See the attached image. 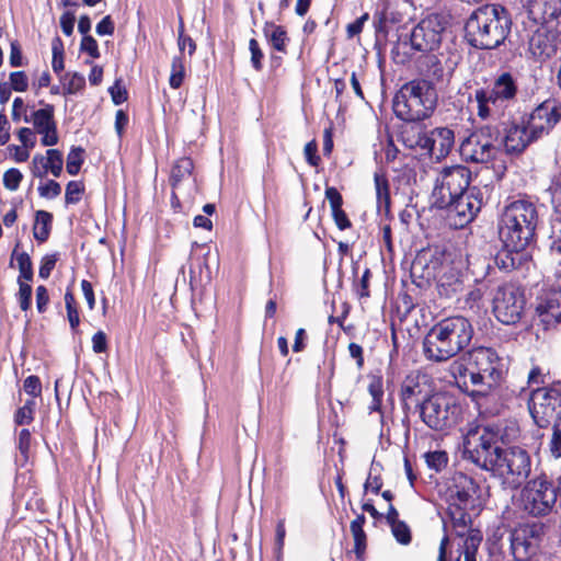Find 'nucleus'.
<instances>
[{
  "label": "nucleus",
  "instance_id": "f257e3e1",
  "mask_svg": "<svg viewBox=\"0 0 561 561\" xmlns=\"http://www.w3.org/2000/svg\"><path fill=\"white\" fill-rule=\"evenodd\" d=\"M456 383L472 397H485L500 385L503 377L501 358L489 347H476L449 365Z\"/></svg>",
  "mask_w": 561,
  "mask_h": 561
},
{
  "label": "nucleus",
  "instance_id": "f03ea898",
  "mask_svg": "<svg viewBox=\"0 0 561 561\" xmlns=\"http://www.w3.org/2000/svg\"><path fill=\"white\" fill-rule=\"evenodd\" d=\"M473 336L471 322L454 316L435 323L423 340V354L435 363L447 362L469 345Z\"/></svg>",
  "mask_w": 561,
  "mask_h": 561
},
{
  "label": "nucleus",
  "instance_id": "7ed1b4c3",
  "mask_svg": "<svg viewBox=\"0 0 561 561\" xmlns=\"http://www.w3.org/2000/svg\"><path fill=\"white\" fill-rule=\"evenodd\" d=\"M511 19L500 4H485L476 9L466 23V37L470 45L481 49L500 46L511 31Z\"/></svg>",
  "mask_w": 561,
  "mask_h": 561
},
{
  "label": "nucleus",
  "instance_id": "20e7f679",
  "mask_svg": "<svg viewBox=\"0 0 561 561\" xmlns=\"http://www.w3.org/2000/svg\"><path fill=\"white\" fill-rule=\"evenodd\" d=\"M537 222V209L531 202L518 199L505 206L499 221L504 248L516 253L525 250L534 238Z\"/></svg>",
  "mask_w": 561,
  "mask_h": 561
},
{
  "label": "nucleus",
  "instance_id": "39448f33",
  "mask_svg": "<svg viewBox=\"0 0 561 561\" xmlns=\"http://www.w3.org/2000/svg\"><path fill=\"white\" fill-rule=\"evenodd\" d=\"M435 88L425 80L405 83L393 98V112L405 122L423 121L432 115L436 107Z\"/></svg>",
  "mask_w": 561,
  "mask_h": 561
},
{
  "label": "nucleus",
  "instance_id": "423d86ee",
  "mask_svg": "<svg viewBox=\"0 0 561 561\" xmlns=\"http://www.w3.org/2000/svg\"><path fill=\"white\" fill-rule=\"evenodd\" d=\"M500 431L494 425L470 424L463 435V455L484 470L494 466L500 454Z\"/></svg>",
  "mask_w": 561,
  "mask_h": 561
},
{
  "label": "nucleus",
  "instance_id": "0eeeda50",
  "mask_svg": "<svg viewBox=\"0 0 561 561\" xmlns=\"http://www.w3.org/2000/svg\"><path fill=\"white\" fill-rule=\"evenodd\" d=\"M412 274L430 280L437 279V290L442 297L451 298L462 289V279L459 271L446 263H439L438 257L421 252L412 263Z\"/></svg>",
  "mask_w": 561,
  "mask_h": 561
},
{
  "label": "nucleus",
  "instance_id": "6e6552de",
  "mask_svg": "<svg viewBox=\"0 0 561 561\" xmlns=\"http://www.w3.org/2000/svg\"><path fill=\"white\" fill-rule=\"evenodd\" d=\"M448 501L451 518L466 527L470 520L466 511L479 507L483 502V493L471 477L457 472L448 486Z\"/></svg>",
  "mask_w": 561,
  "mask_h": 561
},
{
  "label": "nucleus",
  "instance_id": "1a4fd4ad",
  "mask_svg": "<svg viewBox=\"0 0 561 561\" xmlns=\"http://www.w3.org/2000/svg\"><path fill=\"white\" fill-rule=\"evenodd\" d=\"M417 408L424 424L438 432L454 427L461 414L460 404L453 396L445 392L430 396Z\"/></svg>",
  "mask_w": 561,
  "mask_h": 561
},
{
  "label": "nucleus",
  "instance_id": "9d476101",
  "mask_svg": "<svg viewBox=\"0 0 561 561\" xmlns=\"http://www.w3.org/2000/svg\"><path fill=\"white\" fill-rule=\"evenodd\" d=\"M528 410L539 427L558 425L561 421V385L533 389L528 399Z\"/></svg>",
  "mask_w": 561,
  "mask_h": 561
},
{
  "label": "nucleus",
  "instance_id": "9b49d317",
  "mask_svg": "<svg viewBox=\"0 0 561 561\" xmlns=\"http://www.w3.org/2000/svg\"><path fill=\"white\" fill-rule=\"evenodd\" d=\"M494 459V466L489 468L495 476L503 479V482L510 488H517L525 481L531 469V459L529 454L520 447H511L500 450Z\"/></svg>",
  "mask_w": 561,
  "mask_h": 561
},
{
  "label": "nucleus",
  "instance_id": "f8f14e48",
  "mask_svg": "<svg viewBox=\"0 0 561 561\" xmlns=\"http://www.w3.org/2000/svg\"><path fill=\"white\" fill-rule=\"evenodd\" d=\"M522 508L533 516L550 514L557 502V490L545 477H537L526 483L519 496Z\"/></svg>",
  "mask_w": 561,
  "mask_h": 561
},
{
  "label": "nucleus",
  "instance_id": "ddd939ff",
  "mask_svg": "<svg viewBox=\"0 0 561 561\" xmlns=\"http://www.w3.org/2000/svg\"><path fill=\"white\" fill-rule=\"evenodd\" d=\"M471 172L463 165L444 168L437 175L432 193L434 206H446L453 198L470 187Z\"/></svg>",
  "mask_w": 561,
  "mask_h": 561
},
{
  "label": "nucleus",
  "instance_id": "4468645a",
  "mask_svg": "<svg viewBox=\"0 0 561 561\" xmlns=\"http://www.w3.org/2000/svg\"><path fill=\"white\" fill-rule=\"evenodd\" d=\"M483 196L478 187H470L466 193L456 196L446 206H436L445 210V219L455 229L470 224L480 211Z\"/></svg>",
  "mask_w": 561,
  "mask_h": 561
},
{
  "label": "nucleus",
  "instance_id": "2eb2a0df",
  "mask_svg": "<svg viewBox=\"0 0 561 561\" xmlns=\"http://www.w3.org/2000/svg\"><path fill=\"white\" fill-rule=\"evenodd\" d=\"M459 150L466 161L489 162L499 151L497 133L490 126L483 127L465 139Z\"/></svg>",
  "mask_w": 561,
  "mask_h": 561
},
{
  "label": "nucleus",
  "instance_id": "dca6fc26",
  "mask_svg": "<svg viewBox=\"0 0 561 561\" xmlns=\"http://www.w3.org/2000/svg\"><path fill=\"white\" fill-rule=\"evenodd\" d=\"M545 537L541 524H524L512 534V551L518 561H540Z\"/></svg>",
  "mask_w": 561,
  "mask_h": 561
},
{
  "label": "nucleus",
  "instance_id": "f3484780",
  "mask_svg": "<svg viewBox=\"0 0 561 561\" xmlns=\"http://www.w3.org/2000/svg\"><path fill=\"white\" fill-rule=\"evenodd\" d=\"M493 313L504 324L517 323L524 312L525 297L516 286L505 284L497 287L493 296Z\"/></svg>",
  "mask_w": 561,
  "mask_h": 561
},
{
  "label": "nucleus",
  "instance_id": "a211bd4d",
  "mask_svg": "<svg viewBox=\"0 0 561 561\" xmlns=\"http://www.w3.org/2000/svg\"><path fill=\"white\" fill-rule=\"evenodd\" d=\"M448 24V19L442 13H431L422 19L411 32V46L420 51H430L437 48L442 41V33Z\"/></svg>",
  "mask_w": 561,
  "mask_h": 561
},
{
  "label": "nucleus",
  "instance_id": "6ab92c4d",
  "mask_svg": "<svg viewBox=\"0 0 561 561\" xmlns=\"http://www.w3.org/2000/svg\"><path fill=\"white\" fill-rule=\"evenodd\" d=\"M561 121V102L557 99H548L539 104L530 113L527 125L533 137L537 140L549 135Z\"/></svg>",
  "mask_w": 561,
  "mask_h": 561
},
{
  "label": "nucleus",
  "instance_id": "aec40b11",
  "mask_svg": "<svg viewBox=\"0 0 561 561\" xmlns=\"http://www.w3.org/2000/svg\"><path fill=\"white\" fill-rule=\"evenodd\" d=\"M24 122L32 124L34 131L41 135V142L45 147H51L58 144L56 122L54 119V106L45 104L44 107L33 111L24 116Z\"/></svg>",
  "mask_w": 561,
  "mask_h": 561
},
{
  "label": "nucleus",
  "instance_id": "412c9836",
  "mask_svg": "<svg viewBox=\"0 0 561 561\" xmlns=\"http://www.w3.org/2000/svg\"><path fill=\"white\" fill-rule=\"evenodd\" d=\"M536 312L545 329L561 323V289H545L538 297Z\"/></svg>",
  "mask_w": 561,
  "mask_h": 561
},
{
  "label": "nucleus",
  "instance_id": "4be33fe9",
  "mask_svg": "<svg viewBox=\"0 0 561 561\" xmlns=\"http://www.w3.org/2000/svg\"><path fill=\"white\" fill-rule=\"evenodd\" d=\"M64 157L57 149H48L45 154L37 153L33 157L30 170L34 178H44L50 173L59 178L62 173Z\"/></svg>",
  "mask_w": 561,
  "mask_h": 561
},
{
  "label": "nucleus",
  "instance_id": "5701e85b",
  "mask_svg": "<svg viewBox=\"0 0 561 561\" xmlns=\"http://www.w3.org/2000/svg\"><path fill=\"white\" fill-rule=\"evenodd\" d=\"M423 145L426 146V152L434 159L440 160L449 154L455 145L454 131L447 127H437L427 133Z\"/></svg>",
  "mask_w": 561,
  "mask_h": 561
},
{
  "label": "nucleus",
  "instance_id": "b1692460",
  "mask_svg": "<svg viewBox=\"0 0 561 561\" xmlns=\"http://www.w3.org/2000/svg\"><path fill=\"white\" fill-rule=\"evenodd\" d=\"M537 138L533 137L529 126L513 124L505 129L502 140H499V147L503 145L505 151L511 154L522 153Z\"/></svg>",
  "mask_w": 561,
  "mask_h": 561
},
{
  "label": "nucleus",
  "instance_id": "393cba45",
  "mask_svg": "<svg viewBox=\"0 0 561 561\" xmlns=\"http://www.w3.org/2000/svg\"><path fill=\"white\" fill-rule=\"evenodd\" d=\"M193 161L190 158L179 159L171 169L170 183L173 188V195L176 197V192L187 191V195L196 190L195 180L193 179Z\"/></svg>",
  "mask_w": 561,
  "mask_h": 561
},
{
  "label": "nucleus",
  "instance_id": "a878e982",
  "mask_svg": "<svg viewBox=\"0 0 561 561\" xmlns=\"http://www.w3.org/2000/svg\"><path fill=\"white\" fill-rule=\"evenodd\" d=\"M474 101L477 102L478 116L482 119L500 116L506 105L500 96L495 95L491 87L476 90Z\"/></svg>",
  "mask_w": 561,
  "mask_h": 561
},
{
  "label": "nucleus",
  "instance_id": "bb28decb",
  "mask_svg": "<svg viewBox=\"0 0 561 561\" xmlns=\"http://www.w3.org/2000/svg\"><path fill=\"white\" fill-rule=\"evenodd\" d=\"M529 53L538 60H547L557 53L554 37L546 30H537L529 39Z\"/></svg>",
  "mask_w": 561,
  "mask_h": 561
},
{
  "label": "nucleus",
  "instance_id": "cd10ccee",
  "mask_svg": "<svg viewBox=\"0 0 561 561\" xmlns=\"http://www.w3.org/2000/svg\"><path fill=\"white\" fill-rule=\"evenodd\" d=\"M482 542V534L477 529H470L467 534H459L458 550L459 561L462 556L465 561H477L476 554Z\"/></svg>",
  "mask_w": 561,
  "mask_h": 561
},
{
  "label": "nucleus",
  "instance_id": "c85d7f7f",
  "mask_svg": "<svg viewBox=\"0 0 561 561\" xmlns=\"http://www.w3.org/2000/svg\"><path fill=\"white\" fill-rule=\"evenodd\" d=\"M491 88L494 90L495 95L500 96L505 104L513 100L517 92L516 82L507 72L500 75Z\"/></svg>",
  "mask_w": 561,
  "mask_h": 561
},
{
  "label": "nucleus",
  "instance_id": "c756f323",
  "mask_svg": "<svg viewBox=\"0 0 561 561\" xmlns=\"http://www.w3.org/2000/svg\"><path fill=\"white\" fill-rule=\"evenodd\" d=\"M263 34L274 49L282 53L286 51L288 36L283 26L266 22L263 27Z\"/></svg>",
  "mask_w": 561,
  "mask_h": 561
},
{
  "label": "nucleus",
  "instance_id": "7c9ffc66",
  "mask_svg": "<svg viewBox=\"0 0 561 561\" xmlns=\"http://www.w3.org/2000/svg\"><path fill=\"white\" fill-rule=\"evenodd\" d=\"M375 188L378 211L388 213L390 208V193L389 183L385 174L376 172L375 176Z\"/></svg>",
  "mask_w": 561,
  "mask_h": 561
},
{
  "label": "nucleus",
  "instance_id": "2f4dec72",
  "mask_svg": "<svg viewBox=\"0 0 561 561\" xmlns=\"http://www.w3.org/2000/svg\"><path fill=\"white\" fill-rule=\"evenodd\" d=\"M365 516L358 515L351 523V533L354 538V552L358 559H362L366 549V534L363 529L365 524Z\"/></svg>",
  "mask_w": 561,
  "mask_h": 561
},
{
  "label": "nucleus",
  "instance_id": "473e14b6",
  "mask_svg": "<svg viewBox=\"0 0 561 561\" xmlns=\"http://www.w3.org/2000/svg\"><path fill=\"white\" fill-rule=\"evenodd\" d=\"M51 221L53 216L50 213L45 210L36 211L35 221L33 226V234L37 241L44 242L47 240L50 233Z\"/></svg>",
  "mask_w": 561,
  "mask_h": 561
},
{
  "label": "nucleus",
  "instance_id": "72a5a7b5",
  "mask_svg": "<svg viewBox=\"0 0 561 561\" xmlns=\"http://www.w3.org/2000/svg\"><path fill=\"white\" fill-rule=\"evenodd\" d=\"M368 392L373 398L371 403L368 407L369 412H380L383 397V382L381 376H369Z\"/></svg>",
  "mask_w": 561,
  "mask_h": 561
},
{
  "label": "nucleus",
  "instance_id": "f704fd0d",
  "mask_svg": "<svg viewBox=\"0 0 561 561\" xmlns=\"http://www.w3.org/2000/svg\"><path fill=\"white\" fill-rule=\"evenodd\" d=\"M84 162V149L81 147H72L67 154L66 170L75 176L80 172V169Z\"/></svg>",
  "mask_w": 561,
  "mask_h": 561
},
{
  "label": "nucleus",
  "instance_id": "c9c22d12",
  "mask_svg": "<svg viewBox=\"0 0 561 561\" xmlns=\"http://www.w3.org/2000/svg\"><path fill=\"white\" fill-rule=\"evenodd\" d=\"M424 138H427V133L422 131L420 128H411L403 134V141L411 149L426 151V146L423 145Z\"/></svg>",
  "mask_w": 561,
  "mask_h": 561
},
{
  "label": "nucleus",
  "instance_id": "e433bc0d",
  "mask_svg": "<svg viewBox=\"0 0 561 561\" xmlns=\"http://www.w3.org/2000/svg\"><path fill=\"white\" fill-rule=\"evenodd\" d=\"M65 305L67 309V318L72 330H77L80 324V317L76 308V300L71 291L65 294Z\"/></svg>",
  "mask_w": 561,
  "mask_h": 561
},
{
  "label": "nucleus",
  "instance_id": "4c0bfd02",
  "mask_svg": "<svg viewBox=\"0 0 561 561\" xmlns=\"http://www.w3.org/2000/svg\"><path fill=\"white\" fill-rule=\"evenodd\" d=\"M84 193V185L80 181H70L66 186V204H77L81 201Z\"/></svg>",
  "mask_w": 561,
  "mask_h": 561
},
{
  "label": "nucleus",
  "instance_id": "58836bf2",
  "mask_svg": "<svg viewBox=\"0 0 561 561\" xmlns=\"http://www.w3.org/2000/svg\"><path fill=\"white\" fill-rule=\"evenodd\" d=\"M22 180L23 174L19 169L11 168L3 173V186L11 192H15L20 187Z\"/></svg>",
  "mask_w": 561,
  "mask_h": 561
},
{
  "label": "nucleus",
  "instance_id": "ea45409f",
  "mask_svg": "<svg viewBox=\"0 0 561 561\" xmlns=\"http://www.w3.org/2000/svg\"><path fill=\"white\" fill-rule=\"evenodd\" d=\"M427 466L436 471L442 470L448 462V456L445 451L435 450L424 455Z\"/></svg>",
  "mask_w": 561,
  "mask_h": 561
},
{
  "label": "nucleus",
  "instance_id": "a19ab883",
  "mask_svg": "<svg viewBox=\"0 0 561 561\" xmlns=\"http://www.w3.org/2000/svg\"><path fill=\"white\" fill-rule=\"evenodd\" d=\"M35 411V401L33 399L27 400L23 407H21L15 413V422L19 425L30 424L33 421Z\"/></svg>",
  "mask_w": 561,
  "mask_h": 561
},
{
  "label": "nucleus",
  "instance_id": "79ce46f5",
  "mask_svg": "<svg viewBox=\"0 0 561 561\" xmlns=\"http://www.w3.org/2000/svg\"><path fill=\"white\" fill-rule=\"evenodd\" d=\"M16 263L20 271L19 280L28 283L33 277L32 262L26 253H20L16 256Z\"/></svg>",
  "mask_w": 561,
  "mask_h": 561
},
{
  "label": "nucleus",
  "instance_id": "37998d69",
  "mask_svg": "<svg viewBox=\"0 0 561 561\" xmlns=\"http://www.w3.org/2000/svg\"><path fill=\"white\" fill-rule=\"evenodd\" d=\"M85 84V79L80 73H71L66 77V81L64 83V90L67 94H75L83 89Z\"/></svg>",
  "mask_w": 561,
  "mask_h": 561
},
{
  "label": "nucleus",
  "instance_id": "c03bdc74",
  "mask_svg": "<svg viewBox=\"0 0 561 561\" xmlns=\"http://www.w3.org/2000/svg\"><path fill=\"white\" fill-rule=\"evenodd\" d=\"M390 527L399 543L409 545L411 542V530L404 522H394Z\"/></svg>",
  "mask_w": 561,
  "mask_h": 561
},
{
  "label": "nucleus",
  "instance_id": "a18cd8bd",
  "mask_svg": "<svg viewBox=\"0 0 561 561\" xmlns=\"http://www.w3.org/2000/svg\"><path fill=\"white\" fill-rule=\"evenodd\" d=\"M61 193V186L54 180H48L41 183L38 186V194L43 198L53 199L59 196Z\"/></svg>",
  "mask_w": 561,
  "mask_h": 561
},
{
  "label": "nucleus",
  "instance_id": "49530a36",
  "mask_svg": "<svg viewBox=\"0 0 561 561\" xmlns=\"http://www.w3.org/2000/svg\"><path fill=\"white\" fill-rule=\"evenodd\" d=\"M421 392L419 383L412 379L408 378L404 380L401 388V398L405 405L419 393Z\"/></svg>",
  "mask_w": 561,
  "mask_h": 561
},
{
  "label": "nucleus",
  "instance_id": "de8ad7c7",
  "mask_svg": "<svg viewBox=\"0 0 561 561\" xmlns=\"http://www.w3.org/2000/svg\"><path fill=\"white\" fill-rule=\"evenodd\" d=\"M10 87L16 92H24L28 88V79L24 71L11 72Z\"/></svg>",
  "mask_w": 561,
  "mask_h": 561
},
{
  "label": "nucleus",
  "instance_id": "09e8293b",
  "mask_svg": "<svg viewBox=\"0 0 561 561\" xmlns=\"http://www.w3.org/2000/svg\"><path fill=\"white\" fill-rule=\"evenodd\" d=\"M285 536H286L285 522L282 519L276 525V539H275L276 561H282Z\"/></svg>",
  "mask_w": 561,
  "mask_h": 561
},
{
  "label": "nucleus",
  "instance_id": "8fccbe9b",
  "mask_svg": "<svg viewBox=\"0 0 561 561\" xmlns=\"http://www.w3.org/2000/svg\"><path fill=\"white\" fill-rule=\"evenodd\" d=\"M32 287L24 280H19V302L22 310L26 311L31 306Z\"/></svg>",
  "mask_w": 561,
  "mask_h": 561
},
{
  "label": "nucleus",
  "instance_id": "3c124183",
  "mask_svg": "<svg viewBox=\"0 0 561 561\" xmlns=\"http://www.w3.org/2000/svg\"><path fill=\"white\" fill-rule=\"evenodd\" d=\"M184 78V66L180 59H174L172 62V72L170 76V85L174 89H178Z\"/></svg>",
  "mask_w": 561,
  "mask_h": 561
},
{
  "label": "nucleus",
  "instance_id": "603ef678",
  "mask_svg": "<svg viewBox=\"0 0 561 561\" xmlns=\"http://www.w3.org/2000/svg\"><path fill=\"white\" fill-rule=\"evenodd\" d=\"M18 447L23 458V462L28 461V453L31 448V433L28 430H22L19 434Z\"/></svg>",
  "mask_w": 561,
  "mask_h": 561
},
{
  "label": "nucleus",
  "instance_id": "864d4df0",
  "mask_svg": "<svg viewBox=\"0 0 561 561\" xmlns=\"http://www.w3.org/2000/svg\"><path fill=\"white\" fill-rule=\"evenodd\" d=\"M23 390L28 396L36 398L42 393V383L37 376H28L23 382Z\"/></svg>",
  "mask_w": 561,
  "mask_h": 561
},
{
  "label": "nucleus",
  "instance_id": "5fc2aeb1",
  "mask_svg": "<svg viewBox=\"0 0 561 561\" xmlns=\"http://www.w3.org/2000/svg\"><path fill=\"white\" fill-rule=\"evenodd\" d=\"M21 146L32 150L36 145L35 131L28 127H22L16 133Z\"/></svg>",
  "mask_w": 561,
  "mask_h": 561
},
{
  "label": "nucleus",
  "instance_id": "6e6d98bb",
  "mask_svg": "<svg viewBox=\"0 0 561 561\" xmlns=\"http://www.w3.org/2000/svg\"><path fill=\"white\" fill-rule=\"evenodd\" d=\"M249 49L251 51V62L255 70L262 69V59L264 57L259 43L256 39L252 38L249 42Z\"/></svg>",
  "mask_w": 561,
  "mask_h": 561
},
{
  "label": "nucleus",
  "instance_id": "4d7b16f0",
  "mask_svg": "<svg viewBox=\"0 0 561 561\" xmlns=\"http://www.w3.org/2000/svg\"><path fill=\"white\" fill-rule=\"evenodd\" d=\"M57 262L56 254H47L42 259L41 267L38 271V275L42 278H48L51 271L54 270Z\"/></svg>",
  "mask_w": 561,
  "mask_h": 561
},
{
  "label": "nucleus",
  "instance_id": "13d9d810",
  "mask_svg": "<svg viewBox=\"0 0 561 561\" xmlns=\"http://www.w3.org/2000/svg\"><path fill=\"white\" fill-rule=\"evenodd\" d=\"M10 157L16 163L25 162L30 158V149L23 146L11 145L8 147Z\"/></svg>",
  "mask_w": 561,
  "mask_h": 561
},
{
  "label": "nucleus",
  "instance_id": "bf43d9fd",
  "mask_svg": "<svg viewBox=\"0 0 561 561\" xmlns=\"http://www.w3.org/2000/svg\"><path fill=\"white\" fill-rule=\"evenodd\" d=\"M110 94L116 105L122 104L127 100V91L121 80H117L115 84L110 88Z\"/></svg>",
  "mask_w": 561,
  "mask_h": 561
},
{
  "label": "nucleus",
  "instance_id": "052dcab7",
  "mask_svg": "<svg viewBox=\"0 0 561 561\" xmlns=\"http://www.w3.org/2000/svg\"><path fill=\"white\" fill-rule=\"evenodd\" d=\"M483 295H484V290L481 287L472 288L466 295V299H465L466 306L470 309H473L474 307H479V304L482 300Z\"/></svg>",
  "mask_w": 561,
  "mask_h": 561
},
{
  "label": "nucleus",
  "instance_id": "680f3d73",
  "mask_svg": "<svg viewBox=\"0 0 561 561\" xmlns=\"http://www.w3.org/2000/svg\"><path fill=\"white\" fill-rule=\"evenodd\" d=\"M550 453L554 458L561 457V430L558 425L553 426V433L549 444Z\"/></svg>",
  "mask_w": 561,
  "mask_h": 561
},
{
  "label": "nucleus",
  "instance_id": "e2e57ef3",
  "mask_svg": "<svg viewBox=\"0 0 561 561\" xmlns=\"http://www.w3.org/2000/svg\"><path fill=\"white\" fill-rule=\"evenodd\" d=\"M318 146L314 140L306 144L304 153L308 161V163L312 167H317L319 164L320 158L317 156Z\"/></svg>",
  "mask_w": 561,
  "mask_h": 561
},
{
  "label": "nucleus",
  "instance_id": "0e129e2a",
  "mask_svg": "<svg viewBox=\"0 0 561 561\" xmlns=\"http://www.w3.org/2000/svg\"><path fill=\"white\" fill-rule=\"evenodd\" d=\"M81 50L88 53L92 58L99 57V46L92 36H84L81 41Z\"/></svg>",
  "mask_w": 561,
  "mask_h": 561
},
{
  "label": "nucleus",
  "instance_id": "69168bd1",
  "mask_svg": "<svg viewBox=\"0 0 561 561\" xmlns=\"http://www.w3.org/2000/svg\"><path fill=\"white\" fill-rule=\"evenodd\" d=\"M325 197L330 203L331 210H335L342 208L343 199L341 194L335 187H327L325 188Z\"/></svg>",
  "mask_w": 561,
  "mask_h": 561
},
{
  "label": "nucleus",
  "instance_id": "338daca9",
  "mask_svg": "<svg viewBox=\"0 0 561 561\" xmlns=\"http://www.w3.org/2000/svg\"><path fill=\"white\" fill-rule=\"evenodd\" d=\"M369 19L368 13H364L362 16L356 19L354 22L350 23L346 27L347 36L354 37L358 35L364 27L365 22Z\"/></svg>",
  "mask_w": 561,
  "mask_h": 561
},
{
  "label": "nucleus",
  "instance_id": "774afa93",
  "mask_svg": "<svg viewBox=\"0 0 561 561\" xmlns=\"http://www.w3.org/2000/svg\"><path fill=\"white\" fill-rule=\"evenodd\" d=\"M92 348L95 353H103L107 348V339L103 331H98L92 336Z\"/></svg>",
  "mask_w": 561,
  "mask_h": 561
}]
</instances>
